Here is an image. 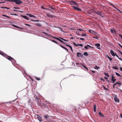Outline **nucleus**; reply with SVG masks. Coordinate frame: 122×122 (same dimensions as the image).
<instances>
[{
	"label": "nucleus",
	"mask_w": 122,
	"mask_h": 122,
	"mask_svg": "<svg viewBox=\"0 0 122 122\" xmlns=\"http://www.w3.org/2000/svg\"><path fill=\"white\" fill-rule=\"evenodd\" d=\"M110 52L112 56H115L116 54L115 53H116L114 52L112 50H111Z\"/></svg>",
	"instance_id": "nucleus-14"
},
{
	"label": "nucleus",
	"mask_w": 122,
	"mask_h": 122,
	"mask_svg": "<svg viewBox=\"0 0 122 122\" xmlns=\"http://www.w3.org/2000/svg\"><path fill=\"white\" fill-rule=\"evenodd\" d=\"M2 16H3L5 17H7V18H9L10 19H12V18H10L9 16H7V15H2Z\"/></svg>",
	"instance_id": "nucleus-28"
},
{
	"label": "nucleus",
	"mask_w": 122,
	"mask_h": 122,
	"mask_svg": "<svg viewBox=\"0 0 122 122\" xmlns=\"http://www.w3.org/2000/svg\"><path fill=\"white\" fill-rule=\"evenodd\" d=\"M46 15L48 17L52 18L53 17V16L49 14V13H47Z\"/></svg>",
	"instance_id": "nucleus-21"
},
{
	"label": "nucleus",
	"mask_w": 122,
	"mask_h": 122,
	"mask_svg": "<svg viewBox=\"0 0 122 122\" xmlns=\"http://www.w3.org/2000/svg\"><path fill=\"white\" fill-rule=\"evenodd\" d=\"M0 54L1 55L6 58H7L8 57V56L6 54L4 53L3 52L0 51Z\"/></svg>",
	"instance_id": "nucleus-7"
},
{
	"label": "nucleus",
	"mask_w": 122,
	"mask_h": 122,
	"mask_svg": "<svg viewBox=\"0 0 122 122\" xmlns=\"http://www.w3.org/2000/svg\"><path fill=\"white\" fill-rule=\"evenodd\" d=\"M121 61H122V59L120 57H119V58H118Z\"/></svg>",
	"instance_id": "nucleus-61"
},
{
	"label": "nucleus",
	"mask_w": 122,
	"mask_h": 122,
	"mask_svg": "<svg viewBox=\"0 0 122 122\" xmlns=\"http://www.w3.org/2000/svg\"><path fill=\"white\" fill-rule=\"evenodd\" d=\"M82 55L79 52H78L77 53V56L78 57H80L81 56V55Z\"/></svg>",
	"instance_id": "nucleus-26"
},
{
	"label": "nucleus",
	"mask_w": 122,
	"mask_h": 122,
	"mask_svg": "<svg viewBox=\"0 0 122 122\" xmlns=\"http://www.w3.org/2000/svg\"><path fill=\"white\" fill-rule=\"evenodd\" d=\"M51 9L55 10L54 8L52 7H50L48 8V9L50 10L51 11Z\"/></svg>",
	"instance_id": "nucleus-35"
},
{
	"label": "nucleus",
	"mask_w": 122,
	"mask_h": 122,
	"mask_svg": "<svg viewBox=\"0 0 122 122\" xmlns=\"http://www.w3.org/2000/svg\"><path fill=\"white\" fill-rule=\"evenodd\" d=\"M21 16L23 18L25 19L26 20H29V19L27 17V16L25 15H21Z\"/></svg>",
	"instance_id": "nucleus-17"
},
{
	"label": "nucleus",
	"mask_w": 122,
	"mask_h": 122,
	"mask_svg": "<svg viewBox=\"0 0 122 122\" xmlns=\"http://www.w3.org/2000/svg\"><path fill=\"white\" fill-rule=\"evenodd\" d=\"M120 70L121 71H122V67H120Z\"/></svg>",
	"instance_id": "nucleus-62"
},
{
	"label": "nucleus",
	"mask_w": 122,
	"mask_h": 122,
	"mask_svg": "<svg viewBox=\"0 0 122 122\" xmlns=\"http://www.w3.org/2000/svg\"><path fill=\"white\" fill-rule=\"evenodd\" d=\"M44 117L46 119V120H49L50 118V117L48 115H46L44 116Z\"/></svg>",
	"instance_id": "nucleus-12"
},
{
	"label": "nucleus",
	"mask_w": 122,
	"mask_h": 122,
	"mask_svg": "<svg viewBox=\"0 0 122 122\" xmlns=\"http://www.w3.org/2000/svg\"><path fill=\"white\" fill-rule=\"evenodd\" d=\"M73 44L76 47H77V46H78V44H76L75 43H73Z\"/></svg>",
	"instance_id": "nucleus-44"
},
{
	"label": "nucleus",
	"mask_w": 122,
	"mask_h": 122,
	"mask_svg": "<svg viewBox=\"0 0 122 122\" xmlns=\"http://www.w3.org/2000/svg\"><path fill=\"white\" fill-rule=\"evenodd\" d=\"M58 38H59V39H61V40H62L64 41H68V40H66V39H65L63 38H61V37H59Z\"/></svg>",
	"instance_id": "nucleus-25"
},
{
	"label": "nucleus",
	"mask_w": 122,
	"mask_h": 122,
	"mask_svg": "<svg viewBox=\"0 0 122 122\" xmlns=\"http://www.w3.org/2000/svg\"><path fill=\"white\" fill-rule=\"evenodd\" d=\"M93 38H95L97 40L98 39V37H93Z\"/></svg>",
	"instance_id": "nucleus-52"
},
{
	"label": "nucleus",
	"mask_w": 122,
	"mask_h": 122,
	"mask_svg": "<svg viewBox=\"0 0 122 122\" xmlns=\"http://www.w3.org/2000/svg\"><path fill=\"white\" fill-rule=\"evenodd\" d=\"M13 8H14V9H19L20 8L19 7H14Z\"/></svg>",
	"instance_id": "nucleus-49"
},
{
	"label": "nucleus",
	"mask_w": 122,
	"mask_h": 122,
	"mask_svg": "<svg viewBox=\"0 0 122 122\" xmlns=\"http://www.w3.org/2000/svg\"><path fill=\"white\" fill-rule=\"evenodd\" d=\"M26 15H27L29 16V17H33L34 18H36V17L34 16L32 14H27Z\"/></svg>",
	"instance_id": "nucleus-16"
},
{
	"label": "nucleus",
	"mask_w": 122,
	"mask_h": 122,
	"mask_svg": "<svg viewBox=\"0 0 122 122\" xmlns=\"http://www.w3.org/2000/svg\"><path fill=\"white\" fill-rule=\"evenodd\" d=\"M113 7L116 9L117 10L118 8H117L114 5L113 6Z\"/></svg>",
	"instance_id": "nucleus-56"
},
{
	"label": "nucleus",
	"mask_w": 122,
	"mask_h": 122,
	"mask_svg": "<svg viewBox=\"0 0 122 122\" xmlns=\"http://www.w3.org/2000/svg\"><path fill=\"white\" fill-rule=\"evenodd\" d=\"M99 115L101 117H104V116L100 112L99 113Z\"/></svg>",
	"instance_id": "nucleus-24"
},
{
	"label": "nucleus",
	"mask_w": 122,
	"mask_h": 122,
	"mask_svg": "<svg viewBox=\"0 0 122 122\" xmlns=\"http://www.w3.org/2000/svg\"><path fill=\"white\" fill-rule=\"evenodd\" d=\"M110 31L112 33H115L116 32L115 30H113L112 29H111Z\"/></svg>",
	"instance_id": "nucleus-29"
},
{
	"label": "nucleus",
	"mask_w": 122,
	"mask_h": 122,
	"mask_svg": "<svg viewBox=\"0 0 122 122\" xmlns=\"http://www.w3.org/2000/svg\"><path fill=\"white\" fill-rule=\"evenodd\" d=\"M82 66L85 68L87 70H88V68L86 67V66L85 65H84L82 64Z\"/></svg>",
	"instance_id": "nucleus-32"
},
{
	"label": "nucleus",
	"mask_w": 122,
	"mask_h": 122,
	"mask_svg": "<svg viewBox=\"0 0 122 122\" xmlns=\"http://www.w3.org/2000/svg\"><path fill=\"white\" fill-rule=\"evenodd\" d=\"M69 3L71 6L73 8V7L75 6L76 5L77 7H79L77 3L76 2L73 0H71L69 1Z\"/></svg>",
	"instance_id": "nucleus-4"
},
{
	"label": "nucleus",
	"mask_w": 122,
	"mask_h": 122,
	"mask_svg": "<svg viewBox=\"0 0 122 122\" xmlns=\"http://www.w3.org/2000/svg\"><path fill=\"white\" fill-rule=\"evenodd\" d=\"M7 59L11 61L13 65L15 64L16 63V61L15 60L10 56H8Z\"/></svg>",
	"instance_id": "nucleus-5"
},
{
	"label": "nucleus",
	"mask_w": 122,
	"mask_h": 122,
	"mask_svg": "<svg viewBox=\"0 0 122 122\" xmlns=\"http://www.w3.org/2000/svg\"><path fill=\"white\" fill-rule=\"evenodd\" d=\"M112 68L113 69H116V70H118V68H117L116 67V66H113L112 67Z\"/></svg>",
	"instance_id": "nucleus-41"
},
{
	"label": "nucleus",
	"mask_w": 122,
	"mask_h": 122,
	"mask_svg": "<svg viewBox=\"0 0 122 122\" xmlns=\"http://www.w3.org/2000/svg\"><path fill=\"white\" fill-rule=\"evenodd\" d=\"M91 71L92 73H95V71H93V70H91Z\"/></svg>",
	"instance_id": "nucleus-50"
},
{
	"label": "nucleus",
	"mask_w": 122,
	"mask_h": 122,
	"mask_svg": "<svg viewBox=\"0 0 122 122\" xmlns=\"http://www.w3.org/2000/svg\"><path fill=\"white\" fill-rule=\"evenodd\" d=\"M41 7L42 8V9H44V10H45V9H46L43 6H42V5H41Z\"/></svg>",
	"instance_id": "nucleus-47"
},
{
	"label": "nucleus",
	"mask_w": 122,
	"mask_h": 122,
	"mask_svg": "<svg viewBox=\"0 0 122 122\" xmlns=\"http://www.w3.org/2000/svg\"><path fill=\"white\" fill-rule=\"evenodd\" d=\"M77 30H80V31H82L83 30L81 29H77Z\"/></svg>",
	"instance_id": "nucleus-46"
},
{
	"label": "nucleus",
	"mask_w": 122,
	"mask_h": 122,
	"mask_svg": "<svg viewBox=\"0 0 122 122\" xmlns=\"http://www.w3.org/2000/svg\"><path fill=\"white\" fill-rule=\"evenodd\" d=\"M113 7L116 9L117 10L118 8H117L114 5L113 6Z\"/></svg>",
	"instance_id": "nucleus-57"
},
{
	"label": "nucleus",
	"mask_w": 122,
	"mask_h": 122,
	"mask_svg": "<svg viewBox=\"0 0 122 122\" xmlns=\"http://www.w3.org/2000/svg\"><path fill=\"white\" fill-rule=\"evenodd\" d=\"M89 32H90V33H91L93 34H94V33H95V34H97V32H95L94 31L92 30H89Z\"/></svg>",
	"instance_id": "nucleus-20"
},
{
	"label": "nucleus",
	"mask_w": 122,
	"mask_h": 122,
	"mask_svg": "<svg viewBox=\"0 0 122 122\" xmlns=\"http://www.w3.org/2000/svg\"><path fill=\"white\" fill-rule=\"evenodd\" d=\"M114 100L116 102H119V100L118 99L117 97H115L114 98Z\"/></svg>",
	"instance_id": "nucleus-22"
},
{
	"label": "nucleus",
	"mask_w": 122,
	"mask_h": 122,
	"mask_svg": "<svg viewBox=\"0 0 122 122\" xmlns=\"http://www.w3.org/2000/svg\"><path fill=\"white\" fill-rule=\"evenodd\" d=\"M80 40H84V38H80Z\"/></svg>",
	"instance_id": "nucleus-51"
},
{
	"label": "nucleus",
	"mask_w": 122,
	"mask_h": 122,
	"mask_svg": "<svg viewBox=\"0 0 122 122\" xmlns=\"http://www.w3.org/2000/svg\"><path fill=\"white\" fill-rule=\"evenodd\" d=\"M66 45L69 47V48H70L71 49V51H73V50H72V47L71 46H70V45Z\"/></svg>",
	"instance_id": "nucleus-33"
},
{
	"label": "nucleus",
	"mask_w": 122,
	"mask_h": 122,
	"mask_svg": "<svg viewBox=\"0 0 122 122\" xmlns=\"http://www.w3.org/2000/svg\"><path fill=\"white\" fill-rule=\"evenodd\" d=\"M112 82L111 83H113L115 82L116 80V79L113 76V75L112 76Z\"/></svg>",
	"instance_id": "nucleus-15"
},
{
	"label": "nucleus",
	"mask_w": 122,
	"mask_h": 122,
	"mask_svg": "<svg viewBox=\"0 0 122 122\" xmlns=\"http://www.w3.org/2000/svg\"><path fill=\"white\" fill-rule=\"evenodd\" d=\"M76 65H77L79 66H80L82 64V63H79L78 62H77L76 63Z\"/></svg>",
	"instance_id": "nucleus-37"
},
{
	"label": "nucleus",
	"mask_w": 122,
	"mask_h": 122,
	"mask_svg": "<svg viewBox=\"0 0 122 122\" xmlns=\"http://www.w3.org/2000/svg\"><path fill=\"white\" fill-rule=\"evenodd\" d=\"M78 7H77L76 6H74L73 7V8L76 10L79 11H81V10L80 8Z\"/></svg>",
	"instance_id": "nucleus-8"
},
{
	"label": "nucleus",
	"mask_w": 122,
	"mask_h": 122,
	"mask_svg": "<svg viewBox=\"0 0 122 122\" xmlns=\"http://www.w3.org/2000/svg\"><path fill=\"white\" fill-rule=\"evenodd\" d=\"M36 102H37L38 105L40 106L41 107H42L43 108L45 107L46 105L44 103H41L40 102V99H39L38 97H36Z\"/></svg>",
	"instance_id": "nucleus-1"
},
{
	"label": "nucleus",
	"mask_w": 122,
	"mask_h": 122,
	"mask_svg": "<svg viewBox=\"0 0 122 122\" xmlns=\"http://www.w3.org/2000/svg\"><path fill=\"white\" fill-rule=\"evenodd\" d=\"M103 88L104 89L106 90H108V89L106 88L104 86H103Z\"/></svg>",
	"instance_id": "nucleus-43"
},
{
	"label": "nucleus",
	"mask_w": 122,
	"mask_h": 122,
	"mask_svg": "<svg viewBox=\"0 0 122 122\" xmlns=\"http://www.w3.org/2000/svg\"><path fill=\"white\" fill-rule=\"evenodd\" d=\"M104 74L106 76L108 77L109 76V75L108 74V73H107V74L105 72L104 73Z\"/></svg>",
	"instance_id": "nucleus-40"
},
{
	"label": "nucleus",
	"mask_w": 122,
	"mask_h": 122,
	"mask_svg": "<svg viewBox=\"0 0 122 122\" xmlns=\"http://www.w3.org/2000/svg\"><path fill=\"white\" fill-rule=\"evenodd\" d=\"M13 10L14 11H19V10H15V9H14Z\"/></svg>",
	"instance_id": "nucleus-58"
},
{
	"label": "nucleus",
	"mask_w": 122,
	"mask_h": 122,
	"mask_svg": "<svg viewBox=\"0 0 122 122\" xmlns=\"http://www.w3.org/2000/svg\"><path fill=\"white\" fill-rule=\"evenodd\" d=\"M120 116L122 118V114H120Z\"/></svg>",
	"instance_id": "nucleus-64"
},
{
	"label": "nucleus",
	"mask_w": 122,
	"mask_h": 122,
	"mask_svg": "<svg viewBox=\"0 0 122 122\" xmlns=\"http://www.w3.org/2000/svg\"><path fill=\"white\" fill-rule=\"evenodd\" d=\"M51 41L52 42H53L55 43H56L57 44V45H59H59H60V44L58 43L57 42H56V41H55L54 40H51Z\"/></svg>",
	"instance_id": "nucleus-27"
},
{
	"label": "nucleus",
	"mask_w": 122,
	"mask_h": 122,
	"mask_svg": "<svg viewBox=\"0 0 122 122\" xmlns=\"http://www.w3.org/2000/svg\"><path fill=\"white\" fill-rule=\"evenodd\" d=\"M43 33H44V34L46 35L47 36H48L50 37H52L53 38H54L55 39V38H56V37H54L53 36H51L49 34L47 33H46V32H44Z\"/></svg>",
	"instance_id": "nucleus-13"
},
{
	"label": "nucleus",
	"mask_w": 122,
	"mask_h": 122,
	"mask_svg": "<svg viewBox=\"0 0 122 122\" xmlns=\"http://www.w3.org/2000/svg\"><path fill=\"white\" fill-rule=\"evenodd\" d=\"M107 57L108 59H109L110 61H112V59L110 57L107 55Z\"/></svg>",
	"instance_id": "nucleus-38"
},
{
	"label": "nucleus",
	"mask_w": 122,
	"mask_h": 122,
	"mask_svg": "<svg viewBox=\"0 0 122 122\" xmlns=\"http://www.w3.org/2000/svg\"><path fill=\"white\" fill-rule=\"evenodd\" d=\"M117 84H118V85L119 86L122 85V82L119 81V82H118L115 83V85H116Z\"/></svg>",
	"instance_id": "nucleus-19"
},
{
	"label": "nucleus",
	"mask_w": 122,
	"mask_h": 122,
	"mask_svg": "<svg viewBox=\"0 0 122 122\" xmlns=\"http://www.w3.org/2000/svg\"><path fill=\"white\" fill-rule=\"evenodd\" d=\"M0 54L1 55L6 58H7L8 57V56L6 54L4 53L3 52L0 51Z\"/></svg>",
	"instance_id": "nucleus-6"
},
{
	"label": "nucleus",
	"mask_w": 122,
	"mask_h": 122,
	"mask_svg": "<svg viewBox=\"0 0 122 122\" xmlns=\"http://www.w3.org/2000/svg\"><path fill=\"white\" fill-rule=\"evenodd\" d=\"M84 48L85 49L87 50L89 48H93V47L89 45H87L86 46H84Z\"/></svg>",
	"instance_id": "nucleus-11"
},
{
	"label": "nucleus",
	"mask_w": 122,
	"mask_h": 122,
	"mask_svg": "<svg viewBox=\"0 0 122 122\" xmlns=\"http://www.w3.org/2000/svg\"><path fill=\"white\" fill-rule=\"evenodd\" d=\"M36 116L38 119L39 121V122H43V121L42 120L41 118V117L38 115H37Z\"/></svg>",
	"instance_id": "nucleus-9"
},
{
	"label": "nucleus",
	"mask_w": 122,
	"mask_h": 122,
	"mask_svg": "<svg viewBox=\"0 0 122 122\" xmlns=\"http://www.w3.org/2000/svg\"><path fill=\"white\" fill-rule=\"evenodd\" d=\"M11 15H17L16 14H11Z\"/></svg>",
	"instance_id": "nucleus-59"
},
{
	"label": "nucleus",
	"mask_w": 122,
	"mask_h": 122,
	"mask_svg": "<svg viewBox=\"0 0 122 122\" xmlns=\"http://www.w3.org/2000/svg\"><path fill=\"white\" fill-rule=\"evenodd\" d=\"M9 2H15L17 4H20L22 3V2L20 0H4Z\"/></svg>",
	"instance_id": "nucleus-3"
},
{
	"label": "nucleus",
	"mask_w": 122,
	"mask_h": 122,
	"mask_svg": "<svg viewBox=\"0 0 122 122\" xmlns=\"http://www.w3.org/2000/svg\"><path fill=\"white\" fill-rule=\"evenodd\" d=\"M59 46L61 47L62 48H63L64 49L66 50L67 52H69L67 48H66L65 47H64V46L61 45H59Z\"/></svg>",
	"instance_id": "nucleus-18"
},
{
	"label": "nucleus",
	"mask_w": 122,
	"mask_h": 122,
	"mask_svg": "<svg viewBox=\"0 0 122 122\" xmlns=\"http://www.w3.org/2000/svg\"><path fill=\"white\" fill-rule=\"evenodd\" d=\"M116 74L117 76H118L119 77H120L121 76L117 72H116Z\"/></svg>",
	"instance_id": "nucleus-36"
},
{
	"label": "nucleus",
	"mask_w": 122,
	"mask_h": 122,
	"mask_svg": "<svg viewBox=\"0 0 122 122\" xmlns=\"http://www.w3.org/2000/svg\"><path fill=\"white\" fill-rule=\"evenodd\" d=\"M119 36L120 37L122 38V35L121 34H119Z\"/></svg>",
	"instance_id": "nucleus-54"
},
{
	"label": "nucleus",
	"mask_w": 122,
	"mask_h": 122,
	"mask_svg": "<svg viewBox=\"0 0 122 122\" xmlns=\"http://www.w3.org/2000/svg\"><path fill=\"white\" fill-rule=\"evenodd\" d=\"M96 46V48L98 49H99V48L98 47H100V45L98 43H97L95 45Z\"/></svg>",
	"instance_id": "nucleus-23"
},
{
	"label": "nucleus",
	"mask_w": 122,
	"mask_h": 122,
	"mask_svg": "<svg viewBox=\"0 0 122 122\" xmlns=\"http://www.w3.org/2000/svg\"><path fill=\"white\" fill-rule=\"evenodd\" d=\"M35 78L37 80H40V79L39 78H38L37 77H35Z\"/></svg>",
	"instance_id": "nucleus-48"
},
{
	"label": "nucleus",
	"mask_w": 122,
	"mask_h": 122,
	"mask_svg": "<svg viewBox=\"0 0 122 122\" xmlns=\"http://www.w3.org/2000/svg\"><path fill=\"white\" fill-rule=\"evenodd\" d=\"M115 54H116L115 55H116V56L118 58H119V56H118L117 55V54L116 53H115Z\"/></svg>",
	"instance_id": "nucleus-53"
},
{
	"label": "nucleus",
	"mask_w": 122,
	"mask_h": 122,
	"mask_svg": "<svg viewBox=\"0 0 122 122\" xmlns=\"http://www.w3.org/2000/svg\"><path fill=\"white\" fill-rule=\"evenodd\" d=\"M84 55L85 56H87L88 55V54L87 52H85L83 53Z\"/></svg>",
	"instance_id": "nucleus-31"
},
{
	"label": "nucleus",
	"mask_w": 122,
	"mask_h": 122,
	"mask_svg": "<svg viewBox=\"0 0 122 122\" xmlns=\"http://www.w3.org/2000/svg\"><path fill=\"white\" fill-rule=\"evenodd\" d=\"M94 18L95 20H97V17H94Z\"/></svg>",
	"instance_id": "nucleus-63"
},
{
	"label": "nucleus",
	"mask_w": 122,
	"mask_h": 122,
	"mask_svg": "<svg viewBox=\"0 0 122 122\" xmlns=\"http://www.w3.org/2000/svg\"><path fill=\"white\" fill-rule=\"evenodd\" d=\"M96 106L95 105H94V112H96Z\"/></svg>",
	"instance_id": "nucleus-30"
},
{
	"label": "nucleus",
	"mask_w": 122,
	"mask_h": 122,
	"mask_svg": "<svg viewBox=\"0 0 122 122\" xmlns=\"http://www.w3.org/2000/svg\"><path fill=\"white\" fill-rule=\"evenodd\" d=\"M94 68L97 70H98V69L100 68V67L99 66H96Z\"/></svg>",
	"instance_id": "nucleus-42"
},
{
	"label": "nucleus",
	"mask_w": 122,
	"mask_h": 122,
	"mask_svg": "<svg viewBox=\"0 0 122 122\" xmlns=\"http://www.w3.org/2000/svg\"><path fill=\"white\" fill-rule=\"evenodd\" d=\"M94 12L97 15H98L100 17L103 18L104 16L105 15L102 12L99 11L97 10L94 11Z\"/></svg>",
	"instance_id": "nucleus-2"
},
{
	"label": "nucleus",
	"mask_w": 122,
	"mask_h": 122,
	"mask_svg": "<svg viewBox=\"0 0 122 122\" xmlns=\"http://www.w3.org/2000/svg\"><path fill=\"white\" fill-rule=\"evenodd\" d=\"M118 44L119 46H120V47H121V46H122L119 43H118Z\"/></svg>",
	"instance_id": "nucleus-60"
},
{
	"label": "nucleus",
	"mask_w": 122,
	"mask_h": 122,
	"mask_svg": "<svg viewBox=\"0 0 122 122\" xmlns=\"http://www.w3.org/2000/svg\"><path fill=\"white\" fill-rule=\"evenodd\" d=\"M36 25L40 27H42V25L41 24H40L39 23H35Z\"/></svg>",
	"instance_id": "nucleus-34"
},
{
	"label": "nucleus",
	"mask_w": 122,
	"mask_h": 122,
	"mask_svg": "<svg viewBox=\"0 0 122 122\" xmlns=\"http://www.w3.org/2000/svg\"><path fill=\"white\" fill-rule=\"evenodd\" d=\"M55 39L58 40L59 41H60L61 43H62L64 45H66V43L64 42V41H63L62 40H61L59 39V38H57V37L55 38Z\"/></svg>",
	"instance_id": "nucleus-10"
},
{
	"label": "nucleus",
	"mask_w": 122,
	"mask_h": 122,
	"mask_svg": "<svg viewBox=\"0 0 122 122\" xmlns=\"http://www.w3.org/2000/svg\"><path fill=\"white\" fill-rule=\"evenodd\" d=\"M81 36H84L85 37H86L87 36V35L84 33H83L82 34H81Z\"/></svg>",
	"instance_id": "nucleus-39"
},
{
	"label": "nucleus",
	"mask_w": 122,
	"mask_h": 122,
	"mask_svg": "<svg viewBox=\"0 0 122 122\" xmlns=\"http://www.w3.org/2000/svg\"><path fill=\"white\" fill-rule=\"evenodd\" d=\"M18 11L19 12H20L22 13H23V12H24L23 11L20 10H19Z\"/></svg>",
	"instance_id": "nucleus-55"
},
{
	"label": "nucleus",
	"mask_w": 122,
	"mask_h": 122,
	"mask_svg": "<svg viewBox=\"0 0 122 122\" xmlns=\"http://www.w3.org/2000/svg\"><path fill=\"white\" fill-rule=\"evenodd\" d=\"M13 26L15 27H16V28H19V27L16 26V25H12Z\"/></svg>",
	"instance_id": "nucleus-45"
}]
</instances>
